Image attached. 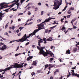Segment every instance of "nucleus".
Returning a JSON list of instances; mask_svg holds the SVG:
<instances>
[{"mask_svg": "<svg viewBox=\"0 0 79 79\" xmlns=\"http://www.w3.org/2000/svg\"><path fill=\"white\" fill-rule=\"evenodd\" d=\"M60 1L58 0L54 1V5H53V9L56 10L58 8H59L60 6L62 4V0H60Z\"/></svg>", "mask_w": 79, "mask_h": 79, "instance_id": "f257e3e1", "label": "nucleus"}, {"mask_svg": "<svg viewBox=\"0 0 79 79\" xmlns=\"http://www.w3.org/2000/svg\"><path fill=\"white\" fill-rule=\"evenodd\" d=\"M9 3H10L9 2L8 3H7L5 2H2L0 4V10H2V9H3V8H7V7H10H10L9 8L10 9L11 8H12V7L15 5V4L13 3L12 5H10L9 6H8L7 5H5V4H7V5H8Z\"/></svg>", "mask_w": 79, "mask_h": 79, "instance_id": "f03ea898", "label": "nucleus"}, {"mask_svg": "<svg viewBox=\"0 0 79 79\" xmlns=\"http://www.w3.org/2000/svg\"><path fill=\"white\" fill-rule=\"evenodd\" d=\"M24 64V63H22V65H20L17 63H14V65H12L11 67L12 68H21L23 67V65Z\"/></svg>", "mask_w": 79, "mask_h": 79, "instance_id": "7ed1b4c3", "label": "nucleus"}, {"mask_svg": "<svg viewBox=\"0 0 79 79\" xmlns=\"http://www.w3.org/2000/svg\"><path fill=\"white\" fill-rule=\"evenodd\" d=\"M45 48V47H39V46L37 47V49H38L40 50V52L39 53V55H43L44 53L45 52V51L44 50V49Z\"/></svg>", "mask_w": 79, "mask_h": 79, "instance_id": "20e7f679", "label": "nucleus"}, {"mask_svg": "<svg viewBox=\"0 0 79 79\" xmlns=\"http://www.w3.org/2000/svg\"><path fill=\"white\" fill-rule=\"evenodd\" d=\"M50 54V56H51V57H52V56L54 55L53 53L51 51H49L48 52H44V53H43V55L44 56V57L45 56H48V55Z\"/></svg>", "mask_w": 79, "mask_h": 79, "instance_id": "39448f33", "label": "nucleus"}, {"mask_svg": "<svg viewBox=\"0 0 79 79\" xmlns=\"http://www.w3.org/2000/svg\"><path fill=\"white\" fill-rule=\"evenodd\" d=\"M29 38V36H27L26 34H25L24 36L19 40L20 41H21L20 42H23L24 41H26V39H27V38Z\"/></svg>", "mask_w": 79, "mask_h": 79, "instance_id": "423d86ee", "label": "nucleus"}, {"mask_svg": "<svg viewBox=\"0 0 79 79\" xmlns=\"http://www.w3.org/2000/svg\"><path fill=\"white\" fill-rule=\"evenodd\" d=\"M47 23V22L45 21V20L44 22H43L42 23H41L40 24H38L37 26L39 27V30H40V29H42V27H44V24H44V23Z\"/></svg>", "mask_w": 79, "mask_h": 79, "instance_id": "0eeeda50", "label": "nucleus"}, {"mask_svg": "<svg viewBox=\"0 0 79 79\" xmlns=\"http://www.w3.org/2000/svg\"><path fill=\"white\" fill-rule=\"evenodd\" d=\"M71 71H72V72H71V73H72V76H77V77H79V74H77V73H74V70H72Z\"/></svg>", "mask_w": 79, "mask_h": 79, "instance_id": "6e6552de", "label": "nucleus"}, {"mask_svg": "<svg viewBox=\"0 0 79 79\" xmlns=\"http://www.w3.org/2000/svg\"><path fill=\"white\" fill-rule=\"evenodd\" d=\"M55 19V18H51V17H49L48 19H46L45 20V21L46 22H47V23H48L49 21H50L51 19Z\"/></svg>", "mask_w": 79, "mask_h": 79, "instance_id": "1a4fd4ad", "label": "nucleus"}, {"mask_svg": "<svg viewBox=\"0 0 79 79\" xmlns=\"http://www.w3.org/2000/svg\"><path fill=\"white\" fill-rule=\"evenodd\" d=\"M39 31V30H35L34 31V32H33L32 33H31V37H32L33 35H35V33H36L37 32H38Z\"/></svg>", "mask_w": 79, "mask_h": 79, "instance_id": "9d476101", "label": "nucleus"}, {"mask_svg": "<svg viewBox=\"0 0 79 79\" xmlns=\"http://www.w3.org/2000/svg\"><path fill=\"white\" fill-rule=\"evenodd\" d=\"M7 46L6 45H5L4 44L3 46L0 49V50H4L5 49H6V48H7Z\"/></svg>", "mask_w": 79, "mask_h": 79, "instance_id": "9b49d317", "label": "nucleus"}, {"mask_svg": "<svg viewBox=\"0 0 79 79\" xmlns=\"http://www.w3.org/2000/svg\"><path fill=\"white\" fill-rule=\"evenodd\" d=\"M11 68H13L12 66L10 67H8L7 68H6L4 70H2V71H4V72H5V71H6L10 70V69H11Z\"/></svg>", "mask_w": 79, "mask_h": 79, "instance_id": "f8f14e48", "label": "nucleus"}, {"mask_svg": "<svg viewBox=\"0 0 79 79\" xmlns=\"http://www.w3.org/2000/svg\"><path fill=\"white\" fill-rule=\"evenodd\" d=\"M5 13H2V12H0V20L1 21L2 19V18L3 17V15H4Z\"/></svg>", "mask_w": 79, "mask_h": 79, "instance_id": "ddd939ff", "label": "nucleus"}, {"mask_svg": "<svg viewBox=\"0 0 79 79\" xmlns=\"http://www.w3.org/2000/svg\"><path fill=\"white\" fill-rule=\"evenodd\" d=\"M37 60H35L33 61L32 63V65L33 66H37Z\"/></svg>", "mask_w": 79, "mask_h": 79, "instance_id": "4468645a", "label": "nucleus"}, {"mask_svg": "<svg viewBox=\"0 0 79 79\" xmlns=\"http://www.w3.org/2000/svg\"><path fill=\"white\" fill-rule=\"evenodd\" d=\"M65 2L66 3V5L65 6V7L63 9L62 11H65V10H66V8H67V7H68V3H67L66 0H65Z\"/></svg>", "mask_w": 79, "mask_h": 79, "instance_id": "2eb2a0df", "label": "nucleus"}, {"mask_svg": "<svg viewBox=\"0 0 79 79\" xmlns=\"http://www.w3.org/2000/svg\"><path fill=\"white\" fill-rule=\"evenodd\" d=\"M53 38H52V37H49V39H47L46 40V41H52V40H53Z\"/></svg>", "mask_w": 79, "mask_h": 79, "instance_id": "dca6fc26", "label": "nucleus"}, {"mask_svg": "<svg viewBox=\"0 0 79 79\" xmlns=\"http://www.w3.org/2000/svg\"><path fill=\"white\" fill-rule=\"evenodd\" d=\"M32 58H33V57L32 56H29V57L27 58V61H29V60H30L31 59H32Z\"/></svg>", "mask_w": 79, "mask_h": 79, "instance_id": "f3484780", "label": "nucleus"}, {"mask_svg": "<svg viewBox=\"0 0 79 79\" xmlns=\"http://www.w3.org/2000/svg\"><path fill=\"white\" fill-rule=\"evenodd\" d=\"M12 2V3H13V2H15V3H14V4H15H15H16V3H18L19 2V0H17V1L15 0Z\"/></svg>", "mask_w": 79, "mask_h": 79, "instance_id": "a211bd4d", "label": "nucleus"}, {"mask_svg": "<svg viewBox=\"0 0 79 79\" xmlns=\"http://www.w3.org/2000/svg\"><path fill=\"white\" fill-rule=\"evenodd\" d=\"M59 70L58 69H56V70L54 72V75H56V73H59Z\"/></svg>", "mask_w": 79, "mask_h": 79, "instance_id": "6ab92c4d", "label": "nucleus"}, {"mask_svg": "<svg viewBox=\"0 0 79 79\" xmlns=\"http://www.w3.org/2000/svg\"><path fill=\"white\" fill-rule=\"evenodd\" d=\"M77 50V48H76L73 50V53H75V52H76V51Z\"/></svg>", "mask_w": 79, "mask_h": 79, "instance_id": "aec40b11", "label": "nucleus"}, {"mask_svg": "<svg viewBox=\"0 0 79 79\" xmlns=\"http://www.w3.org/2000/svg\"><path fill=\"white\" fill-rule=\"evenodd\" d=\"M38 43H39V44H41L42 42H43V39H41L39 40H38Z\"/></svg>", "mask_w": 79, "mask_h": 79, "instance_id": "412c9836", "label": "nucleus"}, {"mask_svg": "<svg viewBox=\"0 0 79 79\" xmlns=\"http://www.w3.org/2000/svg\"><path fill=\"white\" fill-rule=\"evenodd\" d=\"M66 54H70V50L69 49H68L67 51H66Z\"/></svg>", "mask_w": 79, "mask_h": 79, "instance_id": "4be33fe9", "label": "nucleus"}, {"mask_svg": "<svg viewBox=\"0 0 79 79\" xmlns=\"http://www.w3.org/2000/svg\"><path fill=\"white\" fill-rule=\"evenodd\" d=\"M52 64H49V68H48V69L49 70V71H50V69H51V67H52Z\"/></svg>", "mask_w": 79, "mask_h": 79, "instance_id": "5701e85b", "label": "nucleus"}, {"mask_svg": "<svg viewBox=\"0 0 79 79\" xmlns=\"http://www.w3.org/2000/svg\"><path fill=\"white\" fill-rule=\"evenodd\" d=\"M53 58H50V59L49 62H50V63H52V61H53Z\"/></svg>", "mask_w": 79, "mask_h": 79, "instance_id": "b1692460", "label": "nucleus"}, {"mask_svg": "<svg viewBox=\"0 0 79 79\" xmlns=\"http://www.w3.org/2000/svg\"><path fill=\"white\" fill-rule=\"evenodd\" d=\"M67 13L68 15L71 14V10H69L67 12Z\"/></svg>", "mask_w": 79, "mask_h": 79, "instance_id": "393cba45", "label": "nucleus"}, {"mask_svg": "<svg viewBox=\"0 0 79 79\" xmlns=\"http://www.w3.org/2000/svg\"><path fill=\"white\" fill-rule=\"evenodd\" d=\"M62 66V65L61 64H60V65H58L57 66H56V68H59V67H61Z\"/></svg>", "mask_w": 79, "mask_h": 79, "instance_id": "a878e982", "label": "nucleus"}, {"mask_svg": "<svg viewBox=\"0 0 79 79\" xmlns=\"http://www.w3.org/2000/svg\"><path fill=\"white\" fill-rule=\"evenodd\" d=\"M65 29H66V27H63L61 29V30H62V31H63V30H64Z\"/></svg>", "mask_w": 79, "mask_h": 79, "instance_id": "bb28decb", "label": "nucleus"}, {"mask_svg": "<svg viewBox=\"0 0 79 79\" xmlns=\"http://www.w3.org/2000/svg\"><path fill=\"white\" fill-rule=\"evenodd\" d=\"M64 19V18H63L60 20V21L61 22V23H64V21H63Z\"/></svg>", "mask_w": 79, "mask_h": 79, "instance_id": "cd10ccee", "label": "nucleus"}, {"mask_svg": "<svg viewBox=\"0 0 79 79\" xmlns=\"http://www.w3.org/2000/svg\"><path fill=\"white\" fill-rule=\"evenodd\" d=\"M16 72H15V73H14L13 74L12 76H14L13 78H14V77H15V74H16Z\"/></svg>", "mask_w": 79, "mask_h": 79, "instance_id": "c85d7f7f", "label": "nucleus"}, {"mask_svg": "<svg viewBox=\"0 0 79 79\" xmlns=\"http://www.w3.org/2000/svg\"><path fill=\"white\" fill-rule=\"evenodd\" d=\"M48 66L49 65L48 64L45 65V68H48Z\"/></svg>", "mask_w": 79, "mask_h": 79, "instance_id": "c756f323", "label": "nucleus"}, {"mask_svg": "<svg viewBox=\"0 0 79 79\" xmlns=\"http://www.w3.org/2000/svg\"><path fill=\"white\" fill-rule=\"evenodd\" d=\"M20 54H21V53H19V54H16L15 55V56H18V55H20Z\"/></svg>", "mask_w": 79, "mask_h": 79, "instance_id": "7c9ffc66", "label": "nucleus"}, {"mask_svg": "<svg viewBox=\"0 0 79 79\" xmlns=\"http://www.w3.org/2000/svg\"><path fill=\"white\" fill-rule=\"evenodd\" d=\"M10 9V8H9L7 9H6L5 10V11H6V12H8V10Z\"/></svg>", "mask_w": 79, "mask_h": 79, "instance_id": "2f4dec72", "label": "nucleus"}, {"mask_svg": "<svg viewBox=\"0 0 79 79\" xmlns=\"http://www.w3.org/2000/svg\"><path fill=\"white\" fill-rule=\"evenodd\" d=\"M74 8L73 7H71V8H70V10H74Z\"/></svg>", "mask_w": 79, "mask_h": 79, "instance_id": "473e14b6", "label": "nucleus"}, {"mask_svg": "<svg viewBox=\"0 0 79 79\" xmlns=\"http://www.w3.org/2000/svg\"><path fill=\"white\" fill-rule=\"evenodd\" d=\"M56 26H57V25H56L55 26H53L52 27H51V28H52V29H54V28H55V27H56Z\"/></svg>", "mask_w": 79, "mask_h": 79, "instance_id": "72a5a7b5", "label": "nucleus"}, {"mask_svg": "<svg viewBox=\"0 0 79 79\" xmlns=\"http://www.w3.org/2000/svg\"><path fill=\"white\" fill-rule=\"evenodd\" d=\"M45 33H48V29H46L45 31Z\"/></svg>", "mask_w": 79, "mask_h": 79, "instance_id": "f704fd0d", "label": "nucleus"}, {"mask_svg": "<svg viewBox=\"0 0 79 79\" xmlns=\"http://www.w3.org/2000/svg\"><path fill=\"white\" fill-rule=\"evenodd\" d=\"M37 73H41V70H37Z\"/></svg>", "mask_w": 79, "mask_h": 79, "instance_id": "c9c22d12", "label": "nucleus"}, {"mask_svg": "<svg viewBox=\"0 0 79 79\" xmlns=\"http://www.w3.org/2000/svg\"><path fill=\"white\" fill-rule=\"evenodd\" d=\"M27 14L28 15H31V12L28 11Z\"/></svg>", "mask_w": 79, "mask_h": 79, "instance_id": "e433bc0d", "label": "nucleus"}, {"mask_svg": "<svg viewBox=\"0 0 79 79\" xmlns=\"http://www.w3.org/2000/svg\"><path fill=\"white\" fill-rule=\"evenodd\" d=\"M37 23H40V22H41V20L38 19L37 20Z\"/></svg>", "mask_w": 79, "mask_h": 79, "instance_id": "4c0bfd02", "label": "nucleus"}, {"mask_svg": "<svg viewBox=\"0 0 79 79\" xmlns=\"http://www.w3.org/2000/svg\"><path fill=\"white\" fill-rule=\"evenodd\" d=\"M76 66H75L74 67H73L72 68V69H76Z\"/></svg>", "mask_w": 79, "mask_h": 79, "instance_id": "58836bf2", "label": "nucleus"}, {"mask_svg": "<svg viewBox=\"0 0 79 79\" xmlns=\"http://www.w3.org/2000/svg\"><path fill=\"white\" fill-rule=\"evenodd\" d=\"M4 35H8V34L7 32H6L4 33Z\"/></svg>", "mask_w": 79, "mask_h": 79, "instance_id": "ea45409f", "label": "nucleus"}, {"mask_svg": "<svg viewBox=\"0 0 79 79\" xmlns=\"http://www.w3.org/2000/svg\"><path fill=\"white\" fill-rule=\"evenodd\" d=\"M1 38H2V39L3 40H6V39L4 38H3L2 37H1V36H0Z\"/></svg>", "mask_w": 79, "mask_h": 79, "instance_id": "a19ab883", "label": "nucleus"}, {"mask_svg": "<svg viewBox=\"0 0 79 79\" xmlns=\"http://www.w3.org/2000/svg\"><path fill=\"white\" fill-rule=\"evenodd\" d=\"M71 15H72V14H70V15H68L67 16V17H68V16H69V17H68L67 18H70V16H71Z\"/></svg>", "mask_w": 79, "mask_h": 79, "instance_id": "79ce46f5", "label": "nucleus"}, {"mask_svg": "<svg viewBox=\"0 0 79 79\" xmlns=\"http://www.w3.org/2000/svg\"><path fill=\"white\" fill-rule=\"evenodd\" d=\"M15 40H12L11 41H10V42L9 43L10 44H11V43H12V42H15Z\"/></svg>", "mask_w": 79, "mask_h": 79, "instance_id": "37998d69", "label": "nucleus"}, {"mask_svg": "<svg viewBox=\"0 0 79 79\" xmlns=\"http://www.w3.org/2000/svg\"><path fill=\"white\" fill-rule=\"evenodd\" d=\"M38 5H39L40 6L42 4H41V3L40 2H39L38 3Z\"/></svg>", "mask_w": 79, "mask_h": 79, "instance_id": "c03bdc74", "label": "nucleus"}, {"mask_svg": "<svg viewBox=\"0 0 79 79\" xmlns=\"http://www.w3.org/2000/svg\"><path fill=\"white\" fill-rule=\"evenodd\" d=\"M43 14H44V11H41V15H43Z\"/></svg>", "mask_w": 79, "mask_h": 79, "instance_id": "a18cd8bd", "label": "nucleus"}, {"mask_svg": "<svg viewBox=\"0 0 79 79\" xmlns=\"http://www.w3.org/2000/svg\"><path fill=\"white\" fill-rule=\"evenodd\" d=\"M15 26H13L12 27V29H13V30H14V29H15Z\"/></svg>", "mask_w": 79, "mask_h": 79, "instance_id": "49530a36", "label": "nucleus"}, {"mask_svg": "<svg viewBox=\"0 0 79 79\" xmlns=\"http://www.w3.org/2000/svg\"><path fill=\"white\" fill-rule=\"evenodd\" d=\"M76 19H74L72 20V21L73 22H74V21H76Z\"/></svg>", "mask_w": 79, "mask_h": 79, "instance_id": "de8ad7c7", "label": "nucleus"}, {"mask_svg": "<svg viewBox=\"0 0 79 79\" xmlns=\"http://www.w3.org/2000/svg\"><path fill=\"white\" fill-rule=\"evenodd\" d=\"M27 65V64L26 63H25V64L23 65V66H24V67H26Z\"/></svg>", "mask_w": 79, "mask_h": 79, "instance_id": "09e8293b", "label": "nucleus"}, {"mask_svg": "<svg viewBox=\"0 0 79 79\" xmlns=\"http://www.w3.org/2000/svg\"><path fill=\"white\" fill-rule=\"evenodd\" d=\"M53 47H54L53 46H51V49L52 50L53 49Z\"/></svg>", "mask_w": 79, "mask_h": 79, "instance_id": "8fccbe9b", "label": "nucleus"}, {"mask_svg": "<svg viewBox=\"0 0 79 79\" xmlns=\"http://www.w3.org/2000/svg\"><path fill=\"white\" fill-rule=\"evenodd\" d=\"M47 39L45 38H43V40L44 41H46V40Z\"/></svg>", "mask_w": 79, "mask_h": 79, "instance_id": "3c124183", "label": "nucleus"}, {"mask_svg": "<svg viewBox=\"0 0 79 79\" xmlns=\"http://www.w3.org/2000/svg\"><path fill=\"white\" fill-rule=\"evenodd\" d=\"M16 32L17 33H18L19 32V29H18L16 30Z\"/></svg>", "mask_w": 79, "mask_h": 79, "instance_id": "603ef678", "label": "nucleus"}, {"mask_svg": "<svg viewBox=\"0 0 79 79\" xmlns=\"http://www.w3.org/2000/svg\"><path fill=\"white\" fill-rule=\"evenodd\" d=\"M51 31H52L51 30H48V34H50V33L51 32Z\"/></svg>", "mask_w": 79, "mask_h": 79, "instance_id": "864d4df0", "label": "nucleus"}, {"mask_svg": "<svg viewBox=\"0 0 79 79\" xmlns=\"http://www.w3.org/2000/svg\"><path fill=\"white\" fill-rule=\"evenodd\" d=\"M23 28H24L23 27H19V29H23Z\"/></svg>", "mask_w": 79, "mask_h": 79, "instance_id": "5fc2aeb1", "label": "nucleus"}, {"mask_svg": "<svg viewBox=\"0 0 79 79\" xmlns=\"http://www.w3.org/2000/svg\"><path fill=\"white\" fill-rule=\"evenodd\" d=\"M54 23H52V24H56V21H55V20L54 21Z\"/></svg>", "mask_w": 79, "mask_h": 79, "instance_id": "6e6d98bb", "label": "nucleus"}, {"mask_svg": "<svg viewBox=\"0 0 79 79\" xmlns=\"http://www.w3.org/2000/svg\"><path fill=\"white\" fill-rule=\"evenodd\" d=\"M18 36H21V33H19L18 34Z\"/></svg>", "mask_w": 79, "mask_h": 79, "instance_id": "4d7b16f0", "label": "nucleus"}, {"mask_svg": "<svg viewBox=\"0 0 79 79\" xmlns=\"http://www.w3.org/2000/svg\"><path fill=\"white\" fill-rule=\"evenodd\" d=\"M73 26L74 29H76L77 28V27H75V26H74V25H73Z\"/></svg>", "mask_w": 79, "mask_h": 79, "instance_id": "13d9d810", "label": "nucleus"}, {"mask_svg": "<svg viewBox=\"0 0 79 79\" xmlns=\"http://www.w3.org/2000/svg\"><path fill=\"white\" fill-rule=\"evenodd\" d=\"M29 44V42H28L26 44V45H27Z\"/></svg>", "mask_w": 79, "mask_h": 79, "instance_id": "bf43d9fd", "label": "nucleus"}, {"mask_svg": "<svg viewBox=\"0 0 79 79\" xmlns=\"http://www.w3.org/2000/svg\"><path fill=\"white\" fill-rule=\"evenodd\" d=\"M1 45H4V44H3V43H0V44Z\"/></svg>", "mask_w": 79, "mask_h": 79, "instance_id": "052dcab7", "label": "nucleus"}, {"mask_svg": "<svg viewBox=\"0 0 79 79\" xmlns=\"http://www.w3.org/2000/svg\"><path fill=\"white\" fill-rule=\"evenodd\" d=\"M31 35H32L31 34H30L29 35H28V38L30 37H31Z\"/></svg>", "mask_w": 79, "mask_h": 79, "instance_id": "680f3d73", "label": "nucleus"}, {"mask_svg": "<svg viewBox=\"0 0 79 79\" xmlns=\"http://www.w3.org/2000/svg\"><path fill=\"white\" fill-rule=\"evenodd\" d=\"M16 5H17L18 7V6H19V3H17L16 4Z\"/></svg>", "mask_w": 79, "mask_h": 79, "instance_id": "e2e57ef3", "label": "nucleus"}, {"mask_svg": "<svg viewBox=\"0 0 79 79\" xmlns=\"http://www.w3.org/2000/svg\"><path fill=\"white\" fill-rule=\"evenodd\" d=\"M50 79H53V77H50Z\"/></svg>", "mask_w": 79, "mask_h": 79, "instance_id": "0e129e2a", "label": "nucleus"}, {"mask_svg": "<svg viewBox=\"0 0 79 79\" xmlns=\"http://www.w3.org/2000/svg\"><path fill=\"white\" fill-rule=\"evenodd\" d=\"M59 79H63V76L59 78Z\"/></svg>", "mask_w": 79, "mask_h": 79, "instance_id": "69168bd1", "label": "nucleus"}, {"mask_svg": "<svg viewBox=\"0 0 79 79\" xmlns=\"http://www.w3.org/2000/svg\"><path fill=\"white\" fill-rule=\"evenodd\" d=\"M66 23H68V21H65L64 22V24H66Z\"/></svg>", "mask_w": 79, "mask_h": 79, "instance_id": "338daca9", "label": "nucleus"}, {"mask_svg": "<svg viewBox=\"0 0 79 79\" xmlns=\"http://www.w3.org/2000/svg\"><path fill=\"white\" fill-rule=\"evenodd\" d=\"M30 8H31V7H28V8H27V9L28 10H30Z\"/></svg>", "mask_w": 79, "mask_h": 79, "instance_id": "774afa93", "label": "nucleus"}]
</instances>
